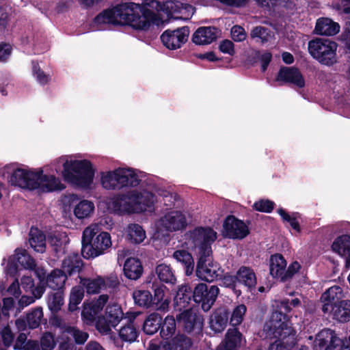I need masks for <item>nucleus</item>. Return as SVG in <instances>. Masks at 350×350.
Returning <instances> with one entry per match:
<instances>
[{"label":"nucleus","instance_id":"f257e3e1","mask_svg":"<svg viewBox=\"0 0 350 350\" xmlns=\"http://www.w3.org/2000/svg\"><path fill=\"white\" fill-rule=\"evenodd\" d=\"M181 3L172 0L162 3L157 0H144L141 4L122 3L101 12L95 17L94 23L96 25H128L137 31H147L154 26L159 27L164 23L161 11L168 16L178 14Z\"/></svg>","mask_w":350,"mask_h":350},{"label":"nucleus","instance_id":"f03ea898","mask_svg":"<svg viewBox=\"0 0 350 350\" xmlns=\"http://www.w3.org/2000/svg\"><path fill=\"white\" fill-rule=\"evenodd\" d=\"M187 244L199 255L196 275L202 280L213 282L222 275L223 271L219 265L210 257L212 254L211 245L217 239V232L211 228H196L189 232Z\"/></svg>","mask_w":350,"mask_h":350},{"label":"nucleus","instance_id":"7ed1b4c3","mask_svg":"<svg viewBox=\"0 0 350 350\" xmlns=\"http://www.w3.org/2000/svg\"><path fill=\"white\" fill-rule=\"evenodd\" d=\"M158 196L163 198L167 206H172L176 200V196L168 191L159 189L152 193L150 189H135L126 195L111 198L108 202V208L118 213H133L151 211L157 202Z\"/></svg>","mask_w":350,"mask_h":350},{"label":"nucleus","instance_id":"20e7f679","mask_svg":"<svg viewBox=\"0 0 350 350\" xmlns=\"http://www.w3.org/2000/svg\"><path fill=\"white\" fill-rule=\"evenodd\" d=\"M108 299V295H101L95 300L85 302L81 312L83 322L87 325H92L95 322L97 330L104 335L109 334L111 327L118 325L124 318V312L117 304H109L106 307L105 315H99Z\"/></svg>","mask_w":350,"mask_h":350},{"label":"nucleus","instance_id":"39448f33","mask_svg":"<svg viewBox=\"0 0 350 350\" xmlns=\"http://www.w3.org/2000/svg\"><path fill=\"white\" fill-rule=\"evenodd\" d=\"M50 167L52 171L59 173L65 181L82 189H88L91 186L96 171L89 160L76 159L70 156L56 159Z\"/></svg>","mask_w":350,"mask_h":350},{"label":"nucleus","instance_id":"423d86ee","mask_svg":"<svg viewBox=\"0 0 350 350\" xmlns=\"http://www.w3.org/2000/svg\"><path fill=\"white\" fill-rule=\"evenodd\" d=\"M262 337L275 338L268 350L289 349L295 345V332L286 317L282 312L272 313L270 319L264 325Z\"/></svg>","mask_w":350,"mask_h":350},{"label":"nucleus","instance_id":"0eeeda50","mask_svg":"<svg viewBox=\"0 0 350 350\" xmlns=\"http://www.w3.org/2000/svg\"><path fill=\"white\" fill-rule=\"evenodd\" d=\"M99 226L92 224L85 228L82 234V255L90 259L101 256L112 246L111 237L107 232H99Z\"/></svg>","mask_w":350,"mask_h":350},{"label":"nucleus","instance_id":"6e6552de","mask_svg":"<svg viewBox=\"0 0 350 350\" xmlns=\"http://www.w3.org/2000/svg\"><path fill=\"white\" fill-rule=\"evenodd\" d=\"M100 184L108 190L120 189L125 187H135L139 179L133 169L118 167L112 171L100 173Z\"/></svg>","mask_w":350,"mask_h":350},{"label":"nucleus","instance_id":"1a4fd4ad","mask_svg":"<svg viewBox=\"0 0 350 350\" xmlns=\"http://www.w3.org/2000/svg\"><path fill=\"white\" fill-rule=\"evenodd\" d=\"M338 45L329 39L317 38L308 43V51L319 63L332 66L336 62Z\"/></svg>","mask_w":350,"mask_h":350},{"label":"nucleus","instance_id":"9d476101","mask_svg":"<svg viewBox=\"0 0 350 350\" xmlns=\"http://www.w3.org/2000/svg\"><path fill=\"white\" fill-rule=\"evenodd\" d=\"M19 267L27 270H32L36 267L33 259L27 254L25 250L17 248L14 254L8 257L5 266V271L7 274L14 275Z\"/></svg>","mask_w":350,"mask_h":350},{"label":"nucleus","instance_id":"9b49d317","mask_svg":"<svg viewBox=\"0 0 350 350\" xmlns=\"http://www.w3.org/2000/svg\"><path fill=\"white\" fill-rule=\"evenodd\" d=\"M51 165L44 166V170L36 171L37 178H36L35 189L41 192H52L61 191L65 188L61 180L53 174H43L44 170L46 172H52Z\"/></svg>","mask_w":350,"mask_h":350},{"label":"nucleus","instance_id":"f8f14e48","mask_svg":"<svg viewBox=\"0 0 350 350\" xmlns=\"http://www.w3.org/2000/svg\"><path fill=\"white\" fill-rule=\"evenodd\" d=\"M219 289L217 286L213 285L208 288L203 283L198 284L193 290V299L197 303L202 304V308L204 311H208L219 294Z\"/></svg>","mask_w":350,"mask_h":350},{"label":"nucleus","instance_id":"ddd939ff","mask_svg":"<svg viewBox=\"0 0 350 350\" xmlns=\"http://www.w3.org/2000/svg\"><path fill=\"white\" fill-rule=\"evenodd\" d=\"M189 29L187 27H183L174 30H165L161 36V40L163 45L170 49L175 50L187 41Z\"/></svg>","mask_w":350,"mask_h":350},{"label":"nucleus","instance_id":"4468645a","mask_svg":"<svg viewBox=\"0 0 350 350\" xmlns=\"http://www.w3.org/2000/svg\"><path fill=\"white\" fill-rule=\"evenodd\" d=\"M224 234L230 239H242L250 232L247 226L234 216H228L224 221Z\"/></svg>","mask_w":350,"mask_h":350},{"label":"nucleus","instance_id":"2eb2a0df","mask_svg":"<svg viewBox=\"0 0 350 350\" xmlns=\"http://www.w3.org/2000/svg\"><path fill=\"white\" fill-rule=\"evenodd\" d=\"M36 178V171L17 169L11 175L9 182L11 185L21 188L34 190Z\"/></svg>","mask_w":350,"mask_h":350},{"label":"nucleus","instance_id":"dca6fc26","mask_svg":"<svg viewBox=\"0 0 350 350\" xmlns=\"http://www.w3.org/2000/svg\"><path fill=\"white\" fill-rule=\"evenodd\" d=\"M35 273L40 283L45 282L52 289L61 290L67 279L66 273L60 269H54L49 274L46 275L43 269L38 268Z\"/></svg>","mask_w":350,"mask_h":350},{"label":"nucleus","instance_id":"f3484780","mask_svg":"<svg viewBox=\"0 0 350 350\" xmlns=\"http://www.w3.org/2000/svg\"><path fill=\"white\" fill-rule=\"evenodd\" d=\"M187 224L185 216L178 211H172L166 213L158 222V226L169 231L183 229Z\"/></svg>","mask_w":350,"mask_h":350},{"label":"nucleus","instance_id":"a211bd4d","mask_svg":"<svg viewBox=\"0 0 350 350\" xmlns=\"http://www.w3.org/2000/svg\"><path fill=\"white\" fill-rule=\"evenodd\" d=\"M43 317L42 308L37 307L27 314L25 319H18L16 321L15 324L20 331H23L27 327L35 329L40 326L41 321L43 320Z\"/></svg>","mask_w":350,"mask_h":350},{"label":"nucleus","instance_id":"6ab92c4d","mask_svg":"<svg viewBox=\"0 0 350 350\" xmlns=\"http://www.w3.org/2000/svg\"><path fill=\"white\" fill-rule=\"evenodd\" d=\"M342 297V290L340 286H334L329 288L322 294L321 297V301L323 304V312L324 313H329L331 312V308H332L335 304H338Z\"/></svg>","mask_w":350,"mask_h":350},{"label":"nucleus","instance_id":"aec40b11","mask_svg":"<svg viewBox=\"0 0 350 350\" xmlns=\"http://www.w3.org/2000/svg\"><path fill=\"white\" fill-rule=\"evenodd\" d=\"M179 321L183 324L185 329L191 332H200L202 329V318L191 310H185L179 314Z\"/></svg>","mask_w":350,"mask_h":350},{"label":"nucleus","instance_id":"412c9836","mask_svg":"<svg viewBox=\"0 0 350 350\" xmlns=\"http://www.w3.org/2000/svg\"><path fill=\"white\" fill-rule=\"evenodd\" d=\"M277 80L291 83L298 88H304L305 86V80L302 74L297 68L293 67L281 68Z\"/></svg>","mask_w":350,"mask_h":350},{"label":"nucleus","instance_id":"4be33fe9","mask_svg":"<svg viewBox=\"0 0 350 350\" xmlns=\"http://www.w3.org/2000/svg\"><path fill=\"white\" fill-rule=\"evenodd\" d=\"M73 215L78 220H85L92 217L95 212L94 202L82 199L75 202L72 207Z\"/></svg>","mask_w":350,"mask_h":350},{"label":"nucleus","instance_id":"5701e85b","mask_svg":"<svg viewBox=\"0 0 350 350\" xmlns=\"http://www.w3.org/2000/svg\"><path fill=\"white\" fill-rule=\"evenodd\" d=\"M218 30L214 27H199L193 34V42L198 45L208 44L217 38Z\"/></svg>","mask_w":350,"mask_h":350},{"label":"nucleus","instance_id":"b1692460","mask_svg":"<svg viewBox=\"0 0 350 350\" xmlns=\"http://www.w3.org/2000/svg\"><path fill=\"white\" fill-rule=\"evenodd\" d=\"M286 268V261L281 254H276L271 256L269 259V271L273 278L284 281Z\"/></svg>","mask_w":350,"mask_h":350},{"label":"nucleus","instance_id":"393cba45","mask_svg":"<svg viewBox=\"0 0 350 350\" xmlns=\"http://www.w3.org/2000/svg\"><path fill=\"white\" fill-rule=\"evenodd\" d=\"M332 250L345 258L347 267L350 266V237L342 235L338 237L332 245Z\"/></svg>","mask_w":350,"mask_h":350},{"label":"nucleus","instance_id":"a878e982","mask_svg":"<svg viewBox=\"0 0 350 350\" xmlns=\"http://www.w3.org/2000/svg\"><path fill=\"white\" fill-rule=\"evenodd\" d=\"M242 342V334L237 329H230L226 334V338L217 350H237Z\"/></svg>","mask_w":350,"mask_h":350},{"label":"nucleus","instance_id":"bb28decb","mask_svg":"<svg viewBox=\"0 0 350 350\" xmlns=\"http://www.w3.org/2000/svg\"><path fill=\"white\" fill-rule=\"evenodd\" d=\"M333 319L342 323L350 321V301H340L331 308Z\"/></svg>","mask_w":350,"mask_h":350},{"label":"nucleus","instance_id":"cd10ccee","mask_svg":"<svg viewBox=\"0 0 350 350\" xmlns=\"http://www.w3.org/2000/svg\"><path fill=\"white\" fill-rule=\"evenodd\" d=\"M339 30L338 24L329 18H322L317 21L315 32L317 34L330 36L336 34Z\"/></svg>","mask_w":350,"mask_h":350},{"label":"nucleus","instance_id":"c85d7f7f","mask_svg":"<svg viewBox=\"0 0 350 350\" xmlns=\"http://www.w3.org/2000/svg\"><path fill=\"white\" fill-rule=\"evenodd\" d=\"M30 246L37 252L43 253L46 250V237L38 228L32 227L29 234Z\"/></svg>","mask_w":350,"mask_h":350},{"label":"nucleus","instance_id":"c756f323","mask_svg":"<svg viewBox=\"0 0 350 350\" xmlns=\"http://www.w3.org/2000/svg\"><path fill=\"white\" fill-rule=\"evenodd\" d=\"M124 273L126 278L137 280L143 273V267L140 260L136 258L126 259L124 265Z\"/></svg>","mask_w":350,"mask_h":350},{"label":"nucleus","instance_id":"7c9ffc66","mask_svg":"<svg viewBox=\"0 0 350 350\" xmlns=\"http://www.w3.org/2000/svg\"><path fill=\"white\" fill-rule=\"evenodd\" d=\"M228 315L224 309L216 310L210 317L209 326L215 333L223 332L227 326Z\"/></svg>","mask_w":350,"mask_h":350},{"label":"nucleus","instance_id":"2f4dec72","mask_svg":"<svg viewBox=\"0 0 350 350\" xmlns=\"http://www.w3.org/2000/svg\"><path fill=\"white\" fill-rule=\"evenodd\" d=\"M82 265V261L79 255L76 254H69L62 262V271L68 275L78 273L81 270Z\"/></svg>","mask_w":350,"mask_h":350},{"label":"nucleus","instance_id":"473e14b6","mask_svg":"<svg viewBox=\"0 0 350 350\" xmlns=\"http://www.w3.org/2000/svg\"><path fill=\"white\" fill-rule=\"evenodd\" d=\"M335 333L329 329H323L316 336V338L313 344V349L314 350H324L327 343L331 344L332 340L336 337Z\"/></svg>","mask_w":350,"mask_h":350},{"label":"nucleus","instance_id":"72a5a7b5","mask_svg":"<svg viewBox=\"0 0 350 350\" xmlns=\"http://www.w3.org/2000/svg\"><path fill=\"white\" fill-rule=\"evenodd\" d=\"M252 38L261 44L271 43L274 40V33L265 27H256L250 33Z\"/></svg>","mask_w":350,"mask_h":350},{"label":"nucleus","instance_id":"f704fd0d","mask_svg":"<svg viewBox=\"0 0 350 350\" xmlns=\"http://www.w3.org/2000/svg\"><path fill=\"white\" fill-rule=\"evenodd\" d=\"M173 257L185 267L187 275H190L193 273L194 260L190 253L184 250H180L174 252Z\"/></svg>","mask_w":350,"mask_h":350},{"label":"nucleus","instance_id":"c9c22d12","mask_svg":"<svg viewBox=\"0 0 350 350\" xmlns=\"http://www.w3.org/2000/svg\"><path fill=\"white\" fill-rule=\"evenodd\" d=\"M237 280L248 288L254 287L256 284V277L254 271L247 267H241L237 271Z\"/></svg>","mask_w":350,"mask_h":350},{"label":"nucleus","instance_id":"e433bc0d","mask_svg":"<svg viewBox=\"0 0 350 350\" xmlns=\"http://www.w3.org/2000/svg\"><path fill=\"white\" fill-rule=\"evenodd\" d=\"M162 317L157 313H152L148 316L144 323V332L149 335L155 334L161 326Z\"/></svg>","mask_w":350,"mask_h":350},{"label":"nucleus","instance_id":"4c0bfd02","mask_svg":"<svg viewBox=\"0 0 350 350\" xmlns=\"http://www.w3.org/2000/svg\"><path fill=\"white\" fill-rule=\"evenodd\" d=\"M165 287L161 286L154 290L152 304L154 305V308L157 310L165 311L169 307L170 299L165 296Z\"/></svg>","mask_w":350,"mask_h":350},{"label":"nucleus","instance_id":"58836bf2","mask_svg":"<svg viewBox=\"0 0 350 350\" xmlns=\"http://www.w3.org/2000/svg\"><path fill=\"white\" fill-rule=\"evenodd\" d=\"M126 235L129 239L135 244L142 243L146 237L145 230L136 224H131L127 226Z\"/></svg>","mask_w":350,"mask_h":350},{"label":"nucleus","instance_id":"ea45409f","mask_svg":"<svg viewBox=\"0 0 350 350\" xmlns=\"http://www.w3.org/2000/svg\"><path fill=\"white\" fill-rule=\"evenodd\" d=\"M64 304V293L62 291H58L48 295L47 306L49 309L53 313H55L59 311Z\"/></svg>","mask_w":350,"mask_h":350},{"label":"nucleus","instance_id":"a19ab883","mask_svg":"<svg viewBox=\"0 0 350 350\" xmlns=\"http://www.w3.org/2000/svg\"><path fill=\"white\" fill-rule=\"evenodd\" d=\"M49 243L55 252H58L69 243V239L66 232H55L50 235Z\"/></svg>","mask_w":350,"mask_h":350},{"label":"nucleus","instance_id":"79ce46f5","mask_svg":"<svg viewBox=\"0 0 350 350\" xmlns=\"http://www.w3.org/2000/svg\"><path fill=\"white\" fill-rule=\"evenodd\" d=\"M171 350H188L192 345L189 338L184 334H178L167 343Z\"/></svg>","mask_w":350,"mask_h":350},{"label":"nucleus","instance_id":"37998d69","mask_svg":"<svg viewBox=\"0 0 350 350\" xmlns=\"http://www.w3.org/2000/svg\"><path fill=\"white\" fill-rule=\"evenodd\" d=\"M176 332V321L172 316H167L161 327L160 334L164 340L173 338Z\"/></svg>","mask_w":350,"mask_h":350},{"label":"nucleus","instance_id":"c03bdc74","mask_svg":"<svg viewBox=\"0 0 350 350\" xmlns=\"http://www.w3.org/2000/svg\"><path fill=\"white\" fill-rule=\"evenodd\" d=\"M133 298L135 304L140 307L149 308L152 305V296L148 291L135 290Z\"/></svg>","mask_w":350,"mask_h":350},{"label":"nucleus","instance_id":"a18cd8bd","mask_svg":"<svg viewBox=\"0 0 350 350\" xmlns=\"http://www.w3.org/2000/svg\"><path fill=\"white\" fill-rule=\"evenodd\" d=\"M72 337L77 344H83L88 338V334L83 332L76 327L68 326L63 332V337Z\"/></svg>","mask_w":350,"mask_h":350},{"label":"nucleus","instance_id":"49530a36","mask_svg":"<svg viewBox=\"0 0 350 350\" xmlns=\"http://www.w3.org/2000/svg\"><path fill=\"white\" fill-rule=\"evenodd\" d=\"M45 291L42 285H37L33 290H32L33 296L23 295L18 300V305L22 308L33 304L36 299H40Z\"/></svg>","mask_w":350,"mask_h":350},{"label":"nucleus","instance_id":"de8ad7c7","mask_svg":"<svg viewBox=\"0 0 350 350\" xmlns=\"http://www.w3.org/2000/svg\"><path fill=\"white\" fill-rule=\"evenodd\" d=\"M80 278V283L86 289V291L89 294H95L99 292L101 286L103 284V280L100 277L96 278Z\"/></svg>","mask_w":350,"mask_h":350},{"label":"nucleus","instance_id":"09e8293b","mask_svg":"<svg viewBox=\"0 0 350 350\" xmlns=\"http://www.w3.org/2000/svg\"><path fill=\"white\" fill-rule=\"evenodd\" d=\"M27 336L25 334H20L14 345L17 350H40L36 341L29 340L26 342Z\"/></svg>","mask_w":350,"mask_h":350},{"label":"nucleus","instance_id":"8fccbe9b","mask_svg":"<svg viewBox=\"0 0 350 350\" xmlns=\"http://www.w3.org/2000/svg\"><path fill=\"white\" fill-rule=\"evenodd\" d=\"M157 274L159 278L166 283H174L176 278L170 266L161 264L157 267Z\"/></svg>","mask_w":350,"mask_h":350},{"label":"nucleus","instance_id":"3c124183","mask_svg":"<svg viewBox=\"0 0 350 350\" xmlns=\"http://www.w3.org/2000/svg\"><path fill=\"white\" fill-rule=\"evenodd\" d=\"M83 295L84 291L81 286H75L72 288L68 305L70 311H74L77 309V306L82 301Z\"/></svg>","mask_w":350,"mask_h":350},{"label":"nucleus","instance_id":"603ef678","mask_svg":"<svg viewBox=\"0 0 350 350\" xmlns=\"http://www.w3.org/2000/svg\"><path fill=\"white\" fill-rule=\"evenodd\" d=\"M119 336L126 342H133L137 337V331L133 324L129 323L120 329Z\"/></svg>","mask_w":350,"mask_h":350},{"label":"nucleus","instance_id":"864d4df0","mask_svg":"<svg viewBox=\"0 0 350 350\" xmlns=\"http://www.w3.org/2000/svg\"><path fill=\"white\" fill-rule=\"evenodd\" d=\"M278 214L281 216L282 219L284 221L288 222L290 226L294 229L296 232H300L299 224L298 221V214L293 213L291 215L286 213L283 208H279L278 210Z\"/></svg>","mask_w":350,"mask_h":350},{"label":"nucleus","instance_id":"5fc2aeb1","mask_svg":"<svg viewBox=\"0 0 350 350\" xmlns=\"http://www.w3.org/2000/svg\"><path fill=\"white\" fill-rule=\"evenodd\" d=\"M246 306L243 304L237 306L232 311L230 323L232 326L240 325L243 320V317L246 312Z\"/></svg>","mask_w":350,"mask_h":350},{"label":"nucleus","instance_id":"6e6d98bb","mask_svg":"<svg viewBox=\"0 0 350 350\" xmlns=\"http://www.w3.org/2000/svg\"><path fill=\"white\" fill-rule=\"evenodd\" d=\"M325 350H350V336L349 340H343L336 336Z\"/></svg>","mask_w":350,"mask_h":350},{"label":"nucleus","instance_id":"4d7b16f0","mask_svg":"<svg viewBox=\"0 0 350 350\" xmlns=\"http://www.w3.org/2000/svg\"><path fill=\"white\" fill-rule=\"evenodd\" d=\"M195 12V8L189 4L181 3V7H180L178 14L179 16H176V18L183 19V20H189L191 18L193 14Z\"/></svg>","mask_w":350,"mask_h":350},{"label":"nucleus","instance_id":"13d9d810","mask_svg":"<svg viewBox=\"0 0 350 350\" xmlns=\"http://www.w3.org/2000/svg\"><path fill=\"white\" fill-rule=\"evenodd\" d=\"M274 203L269 200H260L254 204L256 211L269 213L273 208Z\"/></svg>","mask_w":350,"mask_h":350},{"label":"nucleus","instance_id":"bf43d9fd","mask_svg":"<svg viewBox=\"0 0 350 350\" xmlns=\"http://www.w3.org/2000/svg\"><path fill=\"white\" fill-rule=\"evenodd\" d=\"M55 342L54 336L51 333H45L41 338V347L42 350H53Z\"/></svg>","mask_w":350,"mask_h":350},{"label":"nucleus","instance_id":"052dcab7","mask_svg":"<svg viewBox=\"0 0 350 350\" xmlns=\"http://www.w3.org/2000/svg\"><path fill=\"white\" fill-rule=\"evenodd\" d=\"M32 70L33 75L36 77L37 80L39 83L44 84L46 83L49 79L50 77L47 75H45L39 67V65L37 63H32Z\"/></svg>","mask_w":350,"mask_h":350},{"label":"nucleus","instance_id":"680f3d73","mask_svg":"<svg viewBox=\"0 0 350 350\" xmlns=\"http://www.w3.org/2000/svg\"><path fill=\"white\" fill-rule=\"evenodd\" d=\"M232 38L236 42H241L245 39L246 34L243 27L235 25L231 29Z\"/></svg>","mask_w":350,"mask_h":350},{"label":"nucleus","instance_id":"e2e57ef3","mask_svg":"<svg viewBox=\"0 0 350 350\" xmlns=\"http://www.w3.org/2000/svg\"><path fill=\"white\" fill-rule=\"evenodd\" d=\"M10 9L8 7H0V29H5L9 22Z\"/></svg>","mask_w":350,"mask_h":350},{"label":"nucleus","instance_id":"0e129e2a","mask_svg":"<svg viewBox=\"0 0 350 350\" xmlns=\"http://www.w3.org/2000/svg\"><path fill=\"white\" fill-rule=\"evenodd\" d=\"M21 285L26 292H32L34 286V282L31 276L23 275L21 279Z\"/></svg>","mask_w":350,"mask_h":350},{"label":"nucleus","instance_id":"69168bd1","mask_svg":"<svg viewBox=\"0 0 350 350\" xmlns=\"http://www.w3.org/2000/svg\"><path fill=\"white\" fill-rule=\"evenodd\" d=\"M301 268L299 262L295 261L292 262L287 269H285L284 275L285 280L293 277Z\"/></svg>","mask_w":350,"mask_h":350},{"label":"nucleus","instance_id":"338daca9","mask_svg":"<svg viewBox=\"0 0 350 350\" xmlns=\"http://www.w3.org/2000/svg\"><path fill=\"white\" fill-rule=\"evenodd\" d=\"M219 49L221 52L229 55H233L234 53V44L228 40H224L221 42Z\"/></svg>","mask_w":350,"mask_h":350},{"label":"nucleus","instance_id":"774afa93","mask_svg":"<svg viewBox=\"0 0 350 350\" xmlns=\"http://www.w3.org/2000/svg\"><path fill=\"white\" fill-rule=\"evenodd\" d=\"M1 336L3 340V343L6 346L10 345L14 339V335L10 327H5L1 332Z\"/></svg>","mask_w":350,"mask_h":350}]
</instances>
